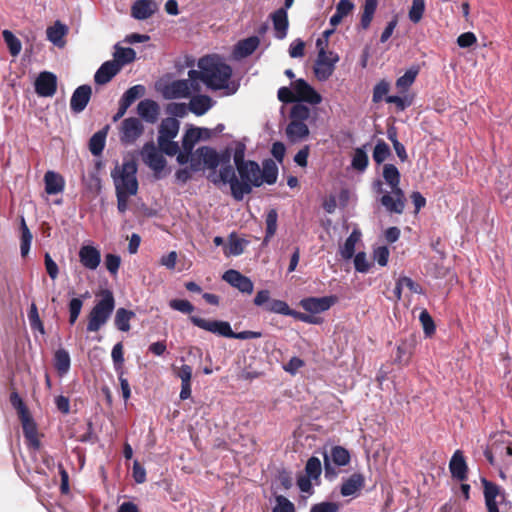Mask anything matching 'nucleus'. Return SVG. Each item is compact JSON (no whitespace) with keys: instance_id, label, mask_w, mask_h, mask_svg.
<instances>
[{"instance_id":"47","label":"nucleus","mask_w":512,"mask_h":512,"mask_svg":"<svg viewBox=\"0 0 512 512\" xmlns=\"http://www.w3.org/2000/svg\"><path fill=\"white\" fill-rule=\"evenodd\" d=\"M322 472L321 461L318 457L312 456L307 460L305 473L311 479L317 480Z\"/></svg>"},{"instance_id":"6","label":"nucleus","mask_w":512,"mask_h":512,"mask_svg":"<svg viewBox=\"0 0 512 512\" xmlns=\"http://www.w3.org/2000/svg\"><path fill=\"white\" fill-rule=\"evenodd\" d=\"M137 166L135 162H124L120 168L112 172L116 192H125L136 195L138 191V181L136 177Z\"/></svg>"},{"instance_id":"7","label":"nucleus","mask_w":512,"mask_h":512,"mask_svg":"<svg viewBox=\"0 0 512 512\" xmlns=\"http://www.w3.org/2000/svg\"><path fill=\"white\" fill-rule=\"evenodd\" d=\"M199 91V72L191 69L188 71V79L175 80L167 85L164 96L168 99L188 98L192 93Z\"/></svg>"},{"instance_id":"23","label":"nucleus","mask_w":512,"mask_h":512,"mask_svg":"<svg viewBox=\"0 0 512 512\" xmlns=\"http://www.w3.org/2000/svg\"><path fill=\"white\" fill-rule=\"evenodd\" d=\"M139 116L148 123L154 124L158 120L159 105L151 99H144L137 105Z\"/></svg>"},{"instance_id":"17","label":"nucleus","mask_w":512,"mask_h":512,"mask_svg":"<svg viewBox=\"0 0 512 512\" xmlns=\"http://www.w3.org/2000/svg\"><path fill=\"white\" fill-rule=\"evenodd\" d=\"M222 279L242 293L251 294L253 292L254 284L252 280L237 270L229 269L225 271Z\"/></svg>"},{"instance_id":"50","label":"nucleus","mask_w":512,"mask_h":512,"mask_svg":"<svg viewBox=\"0 0 512 512\" xmlns=\"http://www.w3.org/2000/svg\"><path fill=\"white\" fill-rule=\"evenodd\" d=\"M390 148L383 140H379L373 151V160L377 164L383 163L390 155Z\"/></svg>"},{"instance_id":"57","label":"nucleus","mask_w":512,"mask_h":512,"mask_svg":"<svg viewBox=\"0 0 512 512\" xmlns=\"http://www.w3.org/2000/svg\"><path fill=\"white\" fill-rule=\"evenodd\" d=\"M272 512H295V506L288 498L279 495L276 497V505Z\"/></svg>"},{"instance_id":"37","label":"nucleus","mask_w":512,"mask_h":512,"mask_svg":"<svg viewBox=\"0 0 512 512\" xmlns=\"http://www.w3.org/2000/svg\"><path fill=\"white\" fill-rule=\"evenodd\" d=\"M383 178L386 184L391 188V190H396L400 184V172L398 168L394 164H385L383 166Z\"/></svg>"},{"instance_id":"61","label":"nucleus","mask_w":512,"mask_h":512,"mask_svg":"<svg viewBox=\"0 0 512 512\" xmlns=\"http://www.w3.org/2000/svg\"><path fill=\"white\" fill-rule=\"evenodd\" d=\"M389 91V83L385 80L380 81L377 83L373 89V96L372 100L374 103L380 102L384 96L387 95Z\"/></svg>"},{"instance_id":"29","label":"nucleus","mask_w":512,"mask_h":512,"mask_svg":"<svg viewBox=\"0 0 512 512\" xmlns=\"http://www.w3.org/2000/svg\"><path fill=\"white\" fill-rule=\"evenodd\" d=\"M23 433L25 438L27 439L29 445L37 450L40 447V441L37 437V427L34 420L30 417L29 413L25 414V416L20 417Z\"/></svg>"},{"instance_id":"34","label":"nucleus","mask_w":512,"mask_h":512,"mask_svg":"<svg viewBox=\"0 0 512 512\" xmlns=\"http://www.w3.org/2000/svg\"><path fill=\"white\" fill-rule=\"evenodd\" d=\"M68 28L60 21H56L53 26L47 28L46 34L47 39L52 42L55 46L63 47V38L67 34Z\"/></svg>"},{"instance_id":"25","label":"nucleus","mask_w":512,"mask_h":512,"mask_svg":"<svg viewBox=\"0 0 512 512\" xmlns=\"http://www.w3.org/2000/svg\"><path fill=\"white\" fill-rule=\"evenodd\" d=\"M158 9L157 3L153 0H137L131 9L135 19L145 20L151 17Z\"/></svg>"},{"instance_id":"12","label":"nucleus","mask_w":512,"mask_h":512,"mask_svg":"<svg viewBox=\"0 0 512 512\" xmlns=\"http://www.w3.org/2000/svg\"><path fill=\"white\" fill-rule=\"evenodd\" d=\"M144 126L137 117H129L121 122L119 128V137L121 143L125 145L133 144L143 134Z\"/></svg>"},{"instance_id":"38","label":"nucleus","mask_w":512,"mask_h":512,"mask_svg":"<svg viewBox=\"0 0 512 512\" xmlns=\"http://www.w3.org/2000/svg\"><path fill=\"white\" fill-rule=\"evenodd\" d=\"M108 127L96 132L89 140V150L92 155L99 156L105 147Z\"/></svg>"},{"instance_id":"49","label":"nucleus","mask_w":512,"mask_h":512,"mask_svg":"<svg viewBox=\"0 0 512 512\" xmlns=\"http://www.w3.org/2000/svg\"><path fill=\"white\" fill-rule=\"evenodd\" d=\"M351 165L358 171H364L368 166V156L364 148H356Z\"/></svg>"},{"instance_id":"20","label":"nucleus","mask_w":512,"mask_h":512,"mask_svg":"<svg viewBox=\"0 0 512 512\" xmlns=\"http://www.w3.org/2000/svg\"><path fill=\"white\" fill-rule=\"evenodd\" d=\"M91 87L89 85H81L75 89L70 99V109L72 112L81 113L87 106L91 97Z\"/></svg>"},{"instance_id":"27","label":"nucleus","mask_w":512,"mask_h":512,"mask_svg":"<svg viewBox=\"0 0 512 512\" xmlns=\"http://www.w3.org/2000/svg\"><path fill=\"white\" fill-rule=\"evenodd\" d=\"M45 191L49 195L62 193L65 188V180L59 173L49 170L44 175Z\"/></svg>"},{"instance_id":"33","label":"nucleus","mask_w":512,"mask_h":512,"mask_svg":"<svg viewBox=\"0 0 512 512\" xmlns=\"http://www.w3.org/2000/svg\"><path fill=\"white\" fill-rule=\"evenodd\" d=\"M361 239V232L354 229L347 237L344 244L339 248V253L344 260L351 259L355 254V247L357 242Z\"/></svg>"},{"instance_id":"11","label":"nucleus","mask_w":512,"mask_h":512,"mask_svg":"<svg viewBox=\"0 0 512 512\" xmlns=\"http://www.w3.org/2000/svg\"><path fill=\"white\" fill-rule=\"evenodd\" d=\"M339 61V56L333 51L321 52L317 56L314 65V74L319 81H326L335 70V65Z\"/></svg>"},{"instance_id":"28","label":"nucleus","mask_w":512,"mask_h":512,"mask_svg":"<svg viewBox=\"0 0 512 512\" xmlns=\"http://www.w3.org/2000/svg\"><path fill=\"white\" fill-rule=\"evenodd\" d=\"M273 28L275 30V37L282 40L287 36L289 21L288 14L285 9H278L271 15Z\"/></svg>"},{"instance_id":"56","label":"nucleus","mask_w":512,"mask_h":512,"mask_svg":"<svg viewBox=\"0 0 512 512\" xmlns=\"http://www.w3.org/2000/svg\"><path fill=\"white\" fill-rule=\"evenodd\" d=\"M245 152H246V145L243 142L237 141L234 143V148L232 150V156L234 160L235 167L238 165H242L246 163L245 160Z\"/></svg>"},{"instance_id":"3","label":"nucleus","mask_w":512,"mask_h":512,"mask_svg":"<svg viewBox=\"0 0 512 512\" xmlns=\"http://www.w3.org/2000/svg\"><path fill=\"white\" fill-rule=\"evenodd\" d=\"M115 308V299L110 290H105L88 315L87 332L99 331L109 320Z\"/></svg>"},{"instance_id":"19","label":"nucleus","mask_w":512,"mask_h":512,"mask_svg":"<svg viewBox=\"0 0 512 512\" xmlns=\"http://www.w3.org/2000/svg\"><path fill=\"white\" fill-rule=\"evenodd\" d=\"M78 255L80 263L88 270H96L101 263L100 250L93 245L81 246Z\"/></svg>"},{"instance_id":"45","label":"nucleus","mask_w":512,"mask_h":512,"mask_svg":"<svg viewBox=\"0 0 512 512\" xmlns=\"http://www.w3.org/2000/svg\"><path fill=\"white\" fill-rule=\"evenodd\" d=\"M32 234L29 230V228L26 225L25 219L21 218V244H20V251L21 256L25 257L28 255L31 247L32 242Z\"/></svg>"},{"instance_id":"58","label":"nucleus","mask_w":512,"mask_h":512,"mask_svg":"<svg viewBox=\"0 0 512 512\" xmlns=\"http://www.w3.org/2000/svg\"><path fill=\"white\" fill-rule=\"evenodd\" d=\"M104 263H105V267L108 270V272L112 276H115L118 273V270H119V267L121 264V258H120V256H118L116 254L109 253V254H106Z\"/></svg>"},{"instance_id":"1","label":"nucleus","mask_w":512,"mask_h":512,"mask_svg":"<svg viewBox=\"0 0 512 512\" xmlns=\"http://www.w3.org/2000/svg\"><path fill=\"white\" fill-rule=\"evenodd\" d=\"M240 180L237 178L233 167L220 168L219 174L212 178L214 184H229L231 194L237 201L243 200L244 196L250 194L253 187L263 184L260 175V166L257 162L247 160L246 163L236 167Z\"/></svg>"},{"instance_id":"14","label":"nucleus","mask_w":512,"mask_h":512,"mask_svg":"<svg viewBox=\"0 0 512 512\" xmlns=\"http://www.w3.org/2000/svg\"><path fill=\"white\" fill-rule=\"evenodd\" d=\"M292 89L296 102H306L311 105H318L322 102V96L302 78L292 82Z\"/></svg>"},{"instance_id":"59","label":"nucleus","mask_w":512,"mask_h":512,"mask_svg":"<svg viewBox=\"0 0 512 512\" xmlns=\"http://www.w3.org/2000/svg\"><path fill=\"white\" fill-rule=\"evenodd\" d=\"M169 306L184 314H191L195 309L188 300L183 299H173L169 302Z\"/></svg>"},{"instance_id":"39","label":"nucleus","mask_w":512,"mask_h":512,"mask_svg":"<svg viewBox=\"0 0 512 512\" xmlns=\"http://www.w3.org/2000/svg\"><path fill=\"white\" fill-rule=\"evenodd\" d=\"M135 317V313L125 308H119L116 311L114 324L118 330L127 332L130 330V320Z\"/></svg>"},{"instance_id":"42","label":"nucleus","mask_w":512,"mask_h":512,"mask_svg":"<svg viewBox=\"0 0 512 512\" xmlns=\"http://www.w3.org/2000/svg\"><path fill=\"white\" fill-rule=\"evenodd\" d=\"M202 129L190 128L182 138V149L185 151H193L195 144L201 139Z\"/></svg>"},{"instance_id":"18","label":"nucleus","mask_w":512,"mask_h":512,"mask_svg":"<svg viewBox=\"0 0 512 512\" xmlns=\"http://www.w3.org/2000/svg\"><path fill=\"white\" fill-rule=\"evenodd\" d=\"M57 89V77L52 72L43 71L35 80V92L41 97H52Z\"/></svg>"},{"instance_id":"5","label":"nucleus","mask_w":512,"mask_h":512,"mask_svg":"<svg viewBox=\"0 0 512 512\" xmlns=\"http://www.w3.org/2000/svg\"><path fill=\"white\" fill-rule=\"evenodd\" d=\"M180 123L176 118L167 117L162 120L159 127L157 142L160 150L168 156H174L180 150L173 139L179 132Z\"/></svg>"},{"instance_id":"52","label":"nucleus","mask_w":512,"mask_h":512,"mask_svg":"<svg viewBox=\"0 0 512 512\" xmlns=\"http://www.w3.org/2000/svg\"><path fill=\"white\" fill-rule=\"evenodd\" d=\"M145 92V88L142 85H135L130 87L121 97V99L129 104L130 106L136 99L141 97Z\"/></svg>"},{"instance_id":"8","label":"nucleus","mask_w":512,"mask_h":512,"mask_svg":"<svg viewBox=\"0 0 512 512\" xmlns=\"http://www.w3.org/2000/svg\"><path fill=\"white\" fill-rule=\"evenodd\" d=\"M325 478L333 481L337 478L339 471L335 466H346L350 462L349 451L342 446H333L330 452L323 453Z\"/></svg>"},{"instance_id":"63","label":"nucleus","mask_w":512,"mask_h":512,"mask_svg":"<svg viewBox=\"0 0 512 512\" xmlns=\"http://www.w3.org/2000/svg\"><path fill=\"white\" fill-rule=\"evenodd\" d=\"M11 405L17 410L19 417L25 416L28 413L27 407L23 402L22 398L17 392H12L10 395Z\"/></svg>"},{"instance_id":"43","label":"nucleus","mask_w":512,"mask_h":512,"mask_svg":"<svg viewBox=\"0 0 512 512\" xmlns=\"http://www.w3.org/2000/svg\"><path fill=\"white\" fill-rule=\"evenodd\" d=\"M418 68L412 67L408 69L404 75L399 77L396 81V86L401 92H405L408 90V88L414 83L417 75H418Z\"/></svg>"},{"instance_id":"16","label":"nucleus","mask_w":512,"mask_h":512,"mask_svg":"<svg viewBox=\"0 0 512 512\" xmlns=\"http://www.w3.org/2000/svg\"><path fill=\"white\" fill-rule=\"evenodd\" d=\"M380 202L387 212L402 214L406 204L404 191L401 188L391 190L381 197Z\"/></svg>"},{"instance_id":"62","label":"nucleus","mask_w":512,"mask_h":512,"mask_svg":"<svg viewBox=\"0 0 512 512\" xmlns=\"http://www.w3.org/2000/svg\"><path fill=\"white\" fill-rule=\"evenodd\" d=\"M389 249L386 246H379L373 251V258L380 266H386L389 259Z\"/></svg>"},{"instance_id":"2","label":"nucleus","mask_w":512,"mask_h":512,"mask_svg":"<svg viewBox=\"0 0 512 512\" xmlns=\"http://www.w3.org/2000/svg\"><path fill=\"white\" fill-rule=\"evenodd\" d=\"M199 80L209 89L221 90L228 88L232 75L231 67L217 56H206L198 61Z\"/></svg>"},{"instance_id":"32","label":"nucleus","mask_w":512,"mask_h":512,"mask_svg":"<svg viewBox=\"0 0 512 512\" xmlns=\"http://www.w3.org/2000/svg\"><path fill=\"white\" fill-rule=\"evenodd\" d=\"M260 40L257 36H251L237 43L234 54L238 58L251 55L259 46Z\"/></svg>"},{"instance_id":"10","label":"nucleus","mask_w":512,"mask_h":512,"mask_svg":"<svg viewBox=\"0 0 512 512\" xmlns=\"http://www.w3.org/2000/svg\"><path fill=\"white\" fill-rule=\"evenodd\" d=\"M189 320L194 326L200 329L213 333L217 336L232 338L233 330L231 328L230 323L227 321L207 320L195 315H191L189 317Z\"/></svg>"},{"instance_id":"51","label":"nucleus","mask_w":512,"mask_h":512,"mask_svg":"<svg viewBox=\"0 0 512 512\" xmlns=\"http://www.w3.org/2000/svg\"><path fill=\"white\" fill-rule=\"evenodd\" d=\"M83 307V300L81 298H72L69 302V323L74 325L77 321Z\"/></svg>"},{"instance_id":"40","label":"nucleus","mask_w":512,"mask_h":512,"mask_svg":"<svg viewBox=\"0 0 512 512\" xmlns=\"http://www.w3.org/2000/svg\"><path fill=\"white\" fill-rule=\"evenodd\" d=\"M70 355L65 349H58L54 355V366L60 374H66L70 369Z\"/></svg>"},{"instance_id":"46","label":"nucleus","mask_w":512,"mask_h":512,"mask_svg":"<svg viewBox=\"0 0 512 512\" xmlns=\"http://www.w3.org/2000/svg\"><path fill=\"white\" fill-rule=\"evenodd\" d=\"M2 36L10 54L12 56L19 55L22 49L21 41L10 30H3Z\"/></svg>"},{"instance_id":"13","label":"nucleus","mask_w":512,"mask_h":512,"mask_svg":"<svg viewBox=\"0 0 512 512\" xmlns=\"http://www.w3.org/2000/svg\"><path fill=\"white\" fill-rule=\"evenodd\" d=\"M154 143H146L141 150L143 162L154 171L156 178H160V173L166 166V160Z\"/></svg>"},{"instance_id":"48","label":"nucleus","mask_w":512,"mask_h":512,"mask_svg":"<svg viewBox=\"0 0 512 512\" xmlns=\"http://www.w3.org/2000/svg\"><path fill=\"white\" fill-rule=\"evenodd\" d=\"M425 11V0H412V5L409 9V19L413 23L421 21Z\"/></svg>"},{"instance_id":"55","label":"nucleus","mask_w":512,"mask_h":512,"mask_svg":"<svg viewBox=\"0 0 512 512\" xmlns=\"http://www.w3.org/2000/svg\"><path fill=\"white\" fill-rule=\"evenodd\" d=\"M28 320L32 329L38 330L40 333L44 334V326L40 320L37 307L34 303L31 304L28 312Z\"/></svg>"},{"instance_id":"9","label":"nucleus","mask_w":512,"mask_h":512,"mask_svg":"<svg viewBox=\"0 0 512 512\" xmlns=\"http://www.w3.org/2000/svg\"><path fill=\"white\" fill-rule=\"evenodd\" d=\"M253 303L257 307L263 308L270 313L281 314L285 316L294 315V310L290 309L289 305L278 299H271L270 292L266 289L259 290L254 297Z\"/></svg>"},{"instance_id":"54","label":"nucleus","mask_w":512,"mask_h":512,"mask_svg":"<svg viewBox=\"0 0 512 512\" xmlns=\"http://www.w3.org/2000/svg\"><path fill=\"white\" fill-rule=\"evenodd\" d=\"M419 320L422 324L426 336H431L435 332V324L427 310H422L419 315Z\"/></svg>"},{"instance_id":"21","label":"nucleus","mask_w":512,"mask_h":512,"mask_svg":"<svg viewBox=\"0 0 512 512\" xmlns=\"http://www.w3.org/2000/svg\"><path fill=\"white\" fill-rule=\"evenodd\" d=\"M364 477L360 473H354L343 481L340 487V494L343 497H356L364 487Z\"/></svg>"},{"instance_id":"4","label":"nucleus","mask_w":512,"mask_h":512,"mask_svg":"<svg viewBox=\"0 0 512 512\" xmlns=\"http://www.w3.org/2000/svg\"><path fill=\"white\" fill-rule=\"evenodd\" d=\"M309 116L310 109L301 103L291 108L290 122L286 127V136L290 142H300L309 135V128L305 123Z\"/></svg>"},{"instance_id":"26","label":"nucleus","mask_w":512,"mask_h":512,"mask_svg":"<svg viewBox=\"0 0 512 512\" xmlns=\"http://www.w3.org/2000/svg\"><path fill=\"white\" fill-rule=\"evenodd\" d=\"M449 469L453 478L464 481L467 479V464L460 450H456L450 460Z\"/></svg>"},{"instance_id":"24","label":"nucleus","mask_w":512,"mask_h":512,"mask_svg":"<svg viewBox=\"0 0 512 512\" xmlns=\"http://www.w3.org/2000/svg\"><path fill=\"white\" fill-rule=\"evenodd\" d=\"M481 482L484 488V499L487 512H500L496 501V498L500 493L499 486L485 478H483Z\"/></svg>"},{"instance_id":"35","label":"nucleus","mask_w":512,"mask_h":512,"mask_svg":"<svg viewBox=\"0 0 512 512\" xmlns=\"http://www.w3.org/2000/svg\"><path fill=\"white\" fill-rule=\"evenodd\" d=\"M198 158H202L203 164L213 171L219 166V153L210 147H200L197 149Z\"/></svg>"},{"instance_id":"41","label":"nucleus","mask_w":512,"mask_h":512,"mask_svg":"<svg viewBox=\"0 0 512 512\" xmlns=\"http://www.w3.org/2000/svg\"><path fill=\"white\" fill-rule=\"evenodd\" d=\"M260 177L263 179V183L272 185L277 181L278 168L276 164L269 160L263 163V169L260 168Z\"/></svg>"},{"instance_id":"60","label":"nucleus","mask_w":512,"mask_h":512,"mask_svg":"<svg viewBox=\"0 0 512 512\" xmlns=\"http://www.w3.org/2000/svg\"><path fill=\"white\" fill-rule=\"evenodd\" d=\"M354 267L359 273H367L369 271L370 263L365 252H358L354 255Z\"/></svg>"},{"instance_id":"15","label":"nucleus","mask_w":512,"mask_h":512,"mask_svg":"<svg viewBox=\"0 0 512 512\" xmlns=\"http://www.w3.org/2000/svg\"><path fill=\"white\" fill-rule=\"evenodd\" d=\"M334 295L324 297H308L300 301L301 307L312 314H318L329 310L336 302Z\"/></svg>"},{"instance_id":"53","label":"nucleus","mask_w":512,"mask_h":512,"mask_svg":"<svg viewBox=\"0 0 512 512\" xmlns=\"http://www.w3.org/2000/svg\"><path fill=\"white\" fill-rule=\"evenodd\" d=\"M341 508L340 503L332 501H323L313 504L310 512H339Z\"/></svg>"},{"instance_id":"30","label":"nucleus","mask_w":512,"mask_h":512,"mask_svg":"<svg viewBox=\"0 0 512 512\" xmlns=\"http://www.w3.org/2000/svg\"><path fill=\"white\" fill-rule=\"evenodd\" d=\"M213 106V100L207 95L193 96L189 102V110L197 115L202 116Z\"/></svg>"},{"instance_id":"36","label":"nucleus","mask_w":512,"mask_h":512,"mask_svg":"<svg viewBox=\"0 0 512 512\" xmlns=\"http://www.w3.org/2000/svg\"><path fill=\"white\" fill-rule=\"evenodd\" d=\"M377 6L378 0H364L363 11L360 18L361 29L367 30L370 27Z\"/></svg>"},{"instance_id":"44","label":"nucleus","mask_w":512,"mask_h":512,"mask_svg":"<svg viewBox=\"0 0 512 512\" xmlns=\"http://www.w3.org/2000/svg\"><path fill=\"white\" fill-rule=\"evenodd\" d=\"M278 214L275 209H271L266 215V233L264 237V244H267L274 236L277 230Z\"/></svg>"},{"instance_id":"31","label":"nucleus","mask_w":512,"mask_h":512,"mask_svg":"<svg viewBox=\"0 0 512 512\" xmlns=\"http://www.w3.org/2000/svg\"><path fill=\"white\" fill-rule=\"evenodd\" d=\"M136 59V52L130 47H122L119 43L114 45L113 61L122 69L125 65Z\"/></svg>"},{"instance_id":"22","label":"nucleus","mask_w":512,"mask_h":512,"mask_svg":"<svg viewBox=\"0 0 512 512\" xmlns=\"http://www.w3.org/2000/svg\"><path fill=\"white\" fill-rule=\"evenodd\" d=\"M120 71L121 68L116 62L108 60L97 69L94 81L96 84L104 85L110 82Z\"/></svg>"},{"instance_id":"64","label":"nucleus","mask_w":512,"mask_h":512,"mask_svg":"<svg viewBox=\"0 0 512 512\" xmlns=\"http://www.w3.org/2000/svg\"><path fill=\"white\" fill-rule=\"evenodd\" d=\"M45 268L52 280H55L59 274V268L57 263L51 258L49 253L45 254L44 257Z\"/></svg>"}]
</instances>
